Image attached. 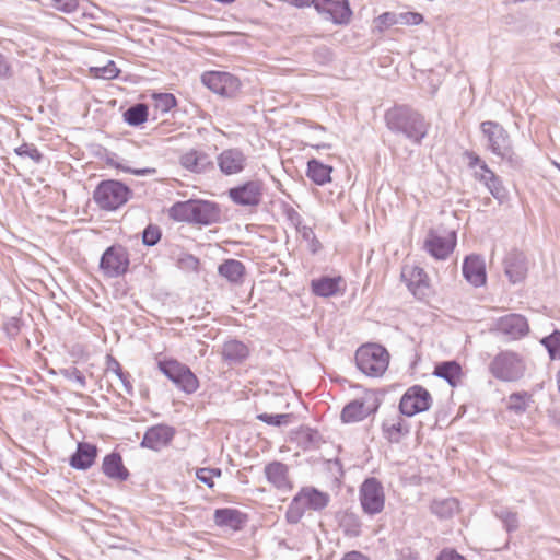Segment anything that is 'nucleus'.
Wrapping results in <instances>:
<instances>
[{"mask_svg":"<svg viewBox=\"0 0 560 560\" xmlns=\"http://www.w3.org/2000/svg\"><path fill=\"white\" fill-rule=\"evenodd\" d=\"M387 128L405 136L415 144H420L427 137L430 124L417 110L408 106H395L385 114Z\"/></svg>","mask_w":560,"mask_h":560,"instance_id":"nucleus-1","label":"nucleus"},{"mask_svg":"<svg viewBox=\"0 0 560 560\" xmlns=\"http://www.w3.org/2000/svg\"><path fill=\"white\" fill-rule=\"evenodd\" d=\"M168 215L178 222L210 225L220 220L221 211L214 202L189 199L175 202L170 208Z\"/></svg>","mask_w":560,"mask_h":560,"instance_id":"nucleus-2","label":"nucleus"},{"mask_svg":"<svg viewBox=\"0 0 560 560\" xmlns=\"http://www.w3.org/2000/svg\"><path fill=\"white\" fill-rule=\"evenodd\" d=\"M480 130L487 140V148L494 155L506 161L513 167L521 165V158L515 153L511 137L502 125L487 120L481 122Z\"/></svg>","mask_w":560,"mask_h":560,"instance_id":"nucleus-3","label":"nucleus"},{"mask_svg":"<svg viewBox=\"0 0 560 560\" xmlns=\"http://www.w3.org/2000/svg\"><path fill=\"white\" fill-rule=\"evenodd\" d=\"M358 369L368 376H382L389 364V353L378 343H366L355 352Z\"/></svg>","mask_w":560,"mask_h":560,"instance_id":"nucleus-4","label":"nucleus"},{"mask_svg":"<svg viewBox=\"0 0 560 560\" xmlns=\"http://www.w3.org/2000/svg\"><path fill=\"white\" fill-rule=\"evenodd\" d=\"M130 196L131 190L128 186L121 182L108 179L96 186L93 200L101 210L114 211L124 206Z\"/></svg>","mask_w":560,"mask_h":560,"instance_id":"nucleus-5","label":"nucleus"},{"mask_svg":"<svg viewBox=\"0 0 560 560\" xmlns=\"http://www.w3.org/2000/svg\"><path fill=\"white\" fill-rule=\"evenodd\" d=\"M526 371L523 359L513 351H501L489 364L491 375L501 382H517Z\"/></svg>","mask_w":560,"mask_h":560,"instance_id":"nucleus-6","label":"nucleus"},{"mask_svg":"<svg viewBox=\"0 0 560 560\" xmlns=\"http://www.w3.org/2000/svg\"><path fill=\"white\" fill-rule=\"evenodd\" d=\"M158 368L179 390L194 394L199 388V380L186 364L175 360H160Z\"/></svg>","mask_w":560,"mask_h":560,"instance_id":"nucleus-7","label":"nucleus"},{"mask_svg":"<svg viewBox=\"0 0 560 560\" xmlns=\"http://www.w3.org/2000/svg\"><path fill=\"white\" fill-rule=\"evenodd\" d=\"M129 265V253L122 245L109 246L100 260V269L108 278L124 276L128 271Z\"/></svg>","mask_w":560,"mask_h":560,"instance_id":"nucleus-8","label":"nucleus"},{"mask_svg":"<svg viewBox=\"0 0 560 560\" xmlns=\"http://www.w3.org/2000/svg\"><path fill=\"white\" fill-rule=\"evenodd\" d=\"M360 503L364 513L375 515L383 511L385 493L382 482L375 477L366 478L359 491Z\"/></svg>","mask_w":560,"mask_h":560,"instance_id":"nucleus-9","label":"nucleus"},{"mask_svg":"<svg viewBox=\"0 0 560 560\" xmlns=\"http://www.w3.org/2000/svg\"><path fill=\"white\" fill-rule=\"evenodd\" d=\"M311 4L325 20L334 24L347 25L351 21L352 11L348 0H308L306 7Z\"/></svg>","mask_w":560,"mask_h":560,"instance_id":"nucleus-10","label":"nucleus"},{"mask_svg":"<svg viewBox=\"0 0 560 560\" xmlns=\"http://www.w3.org/2000/svg\"><path fill=\"white\" fill-rule=\"evenodd\" d=\"M431 405L432 397L429 390L421 385H413L402 395L399 411L407 417H412L429 410Z\"/></svg>","mask_w":560,"mask_h":560,"instance_id":"nucleus-11","label":"nucleus"},{"mask_svg":"<svg viewBox=\"0 0 560 560\" xmlns=\"http://www.w3.org/2000/svg\"><path fill=\"white\" fill-rule=\"evenodd\" d=\"M456 233L454 231L440 233L430 230L427 234L423 248L435 259H446L456 246Z\"/></svg>","mask_w":560,"mask_h":560,"instance_id":"nucleus-12","label":"nucleus"},{"mask_svg":"<svg viewBox=\"0 0 560 560\" xmlns=\"http://www.w3.org/2000/svg\"><path fill=\"white\" fill-rule=\"evenodd\" d=\"M201 82L212 92L226 97H233L241 88V81L232 73L208 71L201 75Z\"/></svg>","mask_w":560,"mask_h":560,"instance_id":"nucleus-13","label":"nucleus"},{"mask_svg":"<svg viewBox=\"0 0 560 560\" xmlns=\"http://www.w3.org/2000/svg\"><path fill=\"white\" fill-rule=\"evenodd\" d=\"M264 185L260 180H249L229 190L231 200L240 206L256 207L261 202Z\"/></svg>","mask_w":560,"mask_h":560,"instance_id":"nucleus-14","label":"nucleus"},{"mask_svg":"<svg viewBox=\"0 0 560 560\" xmlns=\"http://www.w3.org/2000/svg\"><path fill=\"white\" fill-rule=\"evenodd\" d=\"M495 329L509 339L517 340L528 334L529 325L525 316L511 313L495 322Z\"/></svg>","mask_w":560,"mask_h":560,"instance_id":"nucleus-15","label":"nucleus"},{"mask_svg":"<svg viewBox=\"0 0 560 560\" xmlns=\"http://www.w3.org/2000/svg\"><path fill=\"white\" fill-rule=\"evenodd\" d=\"M175 434L176 431L171 425L162 423L152 425L145 431L140 446L159 452L172 442Z\"/></svg>","mask_w":560,"mask_h":560,"instance_id":"nucleus-16","label":"nucleus"},{"mask_svg":"<svg viewBox=\"0 0 560 560\" xmlns=\"http://www.w3.org/2000/svg\"><path fill=\"white\" fill-rule=\"evenodd\" d=\"M179 163L185 170L197 174L214 170V163L210 154L198 148H192L183 153Z\"/></svg>","mask_w":560,"mask_h":560,"instance_id":"nucleus-17","label":"nucleus"},{"mask_svg":"<svg viewBox=\"0 0 560 560\" xmlns=\"http://www.w3.org/2000/svg\"><path fill=\"white\" fill-rule=\"evenodd\" d=\"M401 278L416 298L422 300L428 295L429 279L422 268L418 266H405L401 270Z\"/></svg>","mask_w":560,"mask_h":560,"instance_id":"nucleus-18","label":"nucleus"},{"mask_svg":"<svg viewBox=\"0 0 560 560\" xmlns=\"http://www.w3.org/2000/svg\"><path fill=\"white\" fill-rule=\"evenodd\" d=\"M402 416L400 411L394 412L382 422L383 436L390 443H399L410 432V425Z\"/></svg>","mask_w":560,"mask_h":560,"instance_id":"nucleus-19","label":"nucleus"},{"mask_svg":"<svg viewBox=\"0 0 560 560\" xmlns=\"http://www.w3.org/2000/svg\"><path fill=\"white\" fill-rule=\"evenodd\" d=\"M218 165L225 175L242 172L246 164V156L240 149H226L218 155Z\"/></svg>","mask_w":560,"mask_h":560,"instance_id":"nucleus-20","label":"nucleus"},{"mask_svg":"<svg viewBox=\"0 0 560 560\" xmlns=\"http://www.w3.org/2000/svg\"><path fill=\"white\" fill-rule=\"evenodd\" d=\"M504 266L505 273L512 283H517L525 278L527 260L523 252L516 249L511 250L504 259Z\"/></svg>","mask_w":560,"mask_h":560,"instance_id":"nucleus-21","label":"nucleus"},{"mask_svg":"<svg viewBox=\"0 0 560 560\" xmlns=\"http://www.w3.org/2000/svg\"><path fill=\"white\" fill-rule=\"evenodd\" d=\"M463 275L474 287L485 284L487 276L483 259L477 255L467 256L463 264Z\"/></svg>","mask_w":560,"mask_h":560,"instance_id":"nucleus-22","label":"nucleus"},{"mask_svg":"<svg viewBox=\"0 0 560 560\" xmlns=\"http://www.w3.org/2000/svg\"><path fill=\"white\" fill-rule=\"evenodd\" d=\"M250 350L246 343L237 339L226 340L221 350V357L230 365L242 364L248 357Z\"/></svg>","mask_w":560,"mask_h":560,"instance_id":"nucleus-23","label":"nucleus"},{"mask_svg":"<svg viewBox=\"0 0 560 560\" xmlns=\"http://www.w3.org/2000/svg\"><path fill=\"white\" fill-rule=\"evenodd\" d=\"M267 480L279 490H290L292 488L289 479V467L278 460L271 462L264 469Z\"/></svg>","mask_w":560,"mask_h":560,"instance_id":"nucleus-24","label":"nucleus"},{"mask_svg":"<svg viewBox=\"0 0 560 560\" xmlns=\"http://www.w3.org/2000/svg\"><path fill=\"white\" fill-rule=\"evenodd\" d=\"M97 456V447L86 442H80L77 445V451L70 457V465L79 470H86L90 468Z\"/></svg>","mask_w":560,"mask_h":560,"instance_id":"nucleus-25","label":"nucleus"},{"mask_svg":"<svg viewBox=\"0 0 560 560\" xmlns=\"http://www.w3.org/2000/svg\"><path fill=\"white\" fill-rule=\"evenodd\" d=\"M102 470L105 476L114 480L125 481L129 477V471L122 464L121 455L116 452L104 457Z\"/></svg>","mask_w":560,"mask_h":560,"instance_id":"nucleus-26","label":"nucleus"},{"mask_svg":"<svg viewBox=\"0 0 560 560\" xmlns=\"http://www.w3.org/2000/svg\"><path fill=\"white\" fill-rule=\"evenodd\" d=\"M341 277L324 276L318 279H313L311 282L312 292L322 298L336 295L339 291V284L342 282Z\"/></svg>","mask_w":560,"mask_h":560,"instance_id":"nucleus-27","label":"nucleus"},{"mask_svg":"<svg viewBox=\"0 0 560 560\" xmlns=\"http://www.w3.org/2000/svg\"><path fill=\"white\" fill-rule=\"evenodd\" d=\"M433 375L445 380L452 387H455L460 382L462 366L456 361H444L435 365Z\"/></svg>","mask_w":560,"mask_h":560,"instance_id":"nucleus-28","label":"nucleus"},{"mask_svg":"<svg viewBox=\"0 0 560 560\" xmlns=\"http://www.w3.org/2000/svg\"><path fill=\"white\" fill-rule=\"evenodd\" d=\"M218 272L229 282L238 284L244 280L245 266L240 260L226 259L219 266Z\"/></svg>","mask_w":560,"mask_h":560,"instance_id":"nucleus-29","label":"nucleus"},{"mask_svg":"<svg viewBox=\"0 0 560 560\" xmlns=\"http://www.w3.org/2000/svg\"><path fill=\"white\" fill-rule=\"evenodd\" d=\"M371 412L364 401L354 399L343 407L340 417L345 423H352L364 420Z\"/></svg>","mask_w":560,"mask_h":560,"instance_id":"nucleus-30","label":"nucleus"},{"mask_svg":"<svg viewBox=\"0 0 560 560\" xmlns=\"http://www.w3.org/2000/svg\"><path fill=\"white\" fill-rule=\"evenodd\" d=\"M332 167L326 165L316 159L307 162V177L316 185L323 186L331 180Z\"/></svg>","mask_w":560,"mask_h":560,"instance_id":"nucleus-31","label":"nucleus"},{"mask_svg":"<svg viewBox=\"0 0 560 560\" xmlns=\"http://www.w3.org/2000/svg\"><path fill=\"white\" fill-rule=\"evenodd\" d=\"M337 521L340 529L348 537H358L361 534L362 523L360 517L350 511H342L337 514Z\"/></svg>","mask_w":560,"mask_h":560,"instance_id":"nucleus-32","label":"nucleus"},{"mask_svg":"<svg viewBox=\"0 0 560 560\" xmlns=\"http://www.w3.org/2000/svg\"><path fill=\"white\" fill-rule=\"evenodd\" d=\"M213 521L218 526L237 529L243 522V514L235 509H217Z\"/></svg>","mask_w":560,"mask_h":560,"instance_id":"nucleus-33","label":"nucleus"},{"mask_svg":"<svg viewBox=\"0 0 560 560\" xmlns=\"http://www.w3.org/2000/svg\"><path fill=\"white\" fill-rule=\"evenodd\" d=\"M290 219L295 223L298 232L301 234L302 238L308 242L310 250L315 254L322 248V244L315 235L314 230L311 226L301 224V217L295 210H291Z\"/></svg>","mask_w":560,"mask_h":560,"instance_id":"nucleus-34","label":"nucleus"},{"mask_svg":"<svg viewBox=\"0 0 560 560\" xmlns=\"http://www.w3.org/2000/svg\"><path fill=\"white\" fill-rule=\"evenodd\" d=\"M534 402L533 394L528 392L512 393L508 397L506 409L515 415H523Z\"/></svg>","mask_w":560,"mask_h":560,"instance_id":"nucleus-35","label":"nucleus"},{"mask_svg":"<svg viewBox=\"0 0 560 560\" xmlns=\"http://www.w3.org/2000/svg\"><path fill=\"white\" fill-rule=\"evenodd\" d=\"M308 510L320 511L328 505L329 495L316 489H303L301 492Z\"/></svg>","mask_w":560,"mask_h":560,"instance_id":"nucleus-36","label":"nucleus"},{"mask_svg":"<svg viewBox=\"0 0 560 560\" xmlns=\"http://www.w3.org/2000/svg\"><path fill=\"white\" fill-rule=\"evenodd\" d=\"M431 511L440 518H450L458 511V501L455 498L434 500Z\"/></svg>","mask_w":560,"mask_h":560,"instance_id":"nucleus-37","label":"nucleus"},{"mask_svg":"<svg viewBox=\"0 0 560 560\" xmlns=\"http://www.w3.org/2000/svg\"><path fill=\"white\" fill-rule=\"evenodd\" d=\"M149 115V107L144 103H137L130 106L124 113L125 121L130 126H140L144 121H147Z\"/></svg>","mask_w":560,"mask_h":560,"instance_id":"nucleus-38","label":"nucleus"},{"mask_svg":"<svg viewBox=\"0 0 560 560\" xmlns=\"http://www.w3.org/2000/svg\"><path fill=\"white\" fill-rule=\"evenodd\" d=\"M307 510L306 504L304 503L303 497L299 492L293 500L291 501L290 505L287 510V520L291 524H296L301 521L303 517L305 511Z\"/></svg>","mask_w":560,"mask_h":560,"instance_id":"nucleus-39","label":"nucleus"},{"mask_svg":"<svg viewBox=\"0 0 560 560\" xmlns=\"http://www.w3.org/2000/svg\"><path fill=\"white\" fill-rule=\"evenodd\" d=\"M481 183L485 184V186L488 188L490 194L497 200H499V202L502 203L508 198V191L498 175L490 174L488 176V178H486L485 180H481Z\"/></svg>","mask_w":560,"mask_h":560,"instance_id":"nucleus-40","label":"nucleus"},{"mask_svg":"<svg viewBox=\"0 0 560 560\" xmlns=\"http://www.w3.org/2000/svg\"><path fill=\"white\" fill-rule=\"evenodd\" d=\"M541 343L546 347L552 360L560 359V330H555L549 336L542 338Z\"/></svg>","mask_w":560,"mask_h":560,"instance_id":"nucleus-41","label":"nucleus"},{"mask_svg":"<svg viewBox=\"0 0 560 560\" xmlns=\"http://www.w3.org/2000/svg\"><path fill=\"white\" fill-rule=\"evenodd\" d=\"M154 107L161 113H167L176 106L177 101L171 93H156L153 94Z\"/></svg>","mask_w":560,"mask_h":560,"instance_id":"nucleus-42","label":"nucleus"},{"mask_svg":"<svg viewBox=\"0 0 560 560\" xmlns=\"http://www.w3.org/2000/svg\"><path fill=\"white\" fill-rule=\"evenodd\" d=\"M494 514L502 521L508 532L516 530L518 527V518L515 512L509 511L508 509L500 508L494 510Z\"/></svg>","mask_w":560,"mask_h":560,"instance_id":"nucleus-43","label":"nucleus"},{"mask_svg":"<svg viewBox=\"0 0 560 560\" xmlns=\"http://www.w3.org/2000/svg\"><path fill=\"white\" fill-rule=\"evenodd\" d=\"M14 152L22 158H30L35 163H40L43 154L37 150L33 143H23L15 148Z\"/></svg>","mask_w":560,"mask_h":560,"instance_id":"nucleus-44","label":"nucleus"},{"mask_svg":"<svg viewBox=\"0 0 560 560\" xmlns=\"http://www.w3.org/2000/svg\"><path fill=\"white\" fill-rule=\"evenodd\" d=\"M291 415L290 413H259L257 419L264 423L269 425L280 427L283 424H288L290 422Z\"/></svg>","mask_w":560,"mask_h":560,"instance_id":"nucleus-45","label":"nucleus"},{"mask_svg":"<svg viewBox=\"0 0 560 560\" xmlns=\"http://www.w3.org/2000/svg\"><path fill=\"white\" fill-rule=\"evenodd\" d=\"M162 232L158 225L149 224L142 232V243L145 246H154L161 240Z\"/></svg>","mask_w":560,"mask_h":560,"instance_id":"nucleus-46","label":"nucleus"},{"mask_svg":"<svg viewBox=\"0 0 560 560\" xmlns=\"http://www.w3.org/2000/svg\"><path fill=\"white\" fill-rule=\"evenodd\" d=\"M95 77L110 80L116 78L119 74V70L116 67L114 61H108V63L104 67L94 68Z\"/></svg>","mask_w":560,"mask_h":560,"instance_id":"nucleus-47","label":"nucleus"},{"mask_svg":"<svg viewBox=\"0 0 560 560\" xmlns=\"http://www.w3.org/2000/svg\"><path fill=\"white\" fill-rule=\"evenodd\" d=\"M50 7L54 9L65 12L72 13L77 11L79 7V0H49Z\"/></svg>","mask_w":560,"mask_h":560,"instance_id":"nucleus-48","label":"nucleus"},{"mask_svg":"<svg viewBox=\"0 0 560 560\" xmlns=\"http://www.w3.org/2000/svg\"><path fill=\"white\" fill-rule=\"evenodd\" d=\"M423 21V16L417 12H404L398 14V24L418 25Z\"/></svg>","mask_w":560,"mask_h":560,"instance_id":"nucleus-49","label":"nucleus"},{"mask_svg":"<svg viewBox=\"0 0 560 560\" xmlns=\"http://www.w3.org/2000/svg\"><path fill=\"white\" fill-rule=\"evenodd\" d=\"M376 22L378 23L380 30L383 27L396 25L398 24V14L393 12H385L376 19Z\"/></svg>","mask_w":560,"mask_h":560,"instance_id":"nucleus-50","label":"nucleus"},{"mask_svg":"<svg viewBox=\"0 0 560 560\" xmlns=\"http://www.w3.org/2000/svg\"><path fill=\"white\" fill-rule=\"evenodd\" d=\"M196 477L200 482L207 485L209 488L214 487L213 478H212L211 474H209L208 468L197 469Z\"/></svg>","mask_w":560,"mask_h":560,"instance_id":"nucleus-51","label":"nucleus"},{"mask_svg":"<svg viewBox=\"0 0 560 560\" xmlns=\"http://www.w3.org/2000/svg\"><path fill=\"white\" fill-rule=\"evenodd\" d=\"M438 560H466L454 549H444L440 552Z\"/></svg>","mask_w":560,"mask_h":560,"instance_id":"nucleus-52","label":"nucleus"},{"mask_svg":"<svg viewBox=\"0 0 560 560\" xmlns=\"http://www.w3.org/2000/svg\"><path fill=\"white\" fill-rule=\"evenodd\" d=\"M107 371L113 372L116 376L124 372L120 363L112 355H107Z\"/></svg>","mask_w":560,"mask_h":560,"instance_id":"nucleus-53","label":"nucleus"},{"mask_svg":"<svg viewBox=\"0 0 560 560\" xmlns=\"http://www.w3.org/2000/svg\"><path fill=\"white\" fill-rule=\"evenodd\" d=\"M11 75V66L5 57L0 52V78H10Z\"/></svg>","mask_w":560,"mask_h":560,"instance_id":"nucleus-54","label":"nucleus"},{"mask_svg":"<svg viewBox=\"0 0 560 560\" xmlns=\"http://www.w3.org/2000/svg\"><path fill=\"white\" fill-rule=\"evenodd\" d=\"M117 377L120 380L126 393L128 395H132L133 387L130 381V374L128 372H122L121 375H118Z\"/></svg>","mask_w":560,"mask_h":560,"instance_id":"nucleus-55","label":"nucleus"},{"mask_svg":"<svg viewBox=\"0 0 560 560\" xmlns=\"http://www.w3.org/2000/svg\"><path fill=\"white\" fill-rule=\"evenodd\" d=\"M490 174H494L488 165L482 161L479 164V171H476L475 176L478 180H485Z\"/></svg>","mask_w":560,"mask_h":560,"instance_id":"nucleus-56","label":"nucleus"},{"mask_svg":"<svg viewBox=\"0 0 560 560\" xmlns=\"http://www.w3.org/2000/svg\"><path fill=\"white\" fill-rule=\"evenodd\" d=\"M341 560H370V559H369V557H366L362 552L353 550V551L347 552L341 558Z\"/></svg>","mask_w":560,"mask_h":560,"instance_id":"nucleus-57","label":"nucleus"},{"mask_svg":"<svg viewBox=\"0 0 560 560\" xmlns=\"http://www.w3.org/2000/svg\"><path fill=\"white\" fill-rule=\"evenodd\" d=\"M69 377L73 378L75 382H78L81 387H84L85 386V376L82 374L81 371H79L78 369L73 368L71 370V372L69 373Z\"/></svg>","mask_w":560,"mask_h":560,"instance_id":"nucleus-58","label":"nucleus"},{"mask_svg":"<svg viewBox=\"0 0 560 560\" xmlns=\"http://www.w3.org/2000/svg\"><path fill=\"white\" fill-rule=\"evenodd\" d=\"M124 170L126 172L135 174V175H145V174H152V173L155 172L154 170H151V168H130V167H127V168H124Z\"/></svg>","mask_w":560,"mask_h":560,"instance_id":"nucleus-59","label":"nucleus"},{"mask_svg":"<svg viewBox=\"0 0 560 560\" xmlns=\"http://www.w3.org/2000/svg\"><path fill=\"white\" fill-rule=\"evenodd\" d=\"M183 261H185L187 264L188 267L192 268V269H197L198 265H199V260L198 258H196L194 255H187Z\"/></svg>","mask_w":560,"mask_h":560,"instance_id":"nucleus-60","label":"nucleus"},{"mask_svg":"<svg viewBox=\"0 0 560 560\" xmlns=\"http://www.w3.org/2000/svg\"><path fill=\"white\" fill-rule=\"evenodd\" d=\"M481 162H482V161L480 160V158H479L478 155H476V154H474V153H471V154H470V163H469V165H470L471 167H474V166H476V165H478V166H479V164H480Z\"/></svg>","mask_w":560,"mask_h":560,"instance_id":"nucleus-61","label":"nucleus"},{"mask_svg":"<svg viewBox=\"0 0 560 560\" xmlns=\"http://www.w3.org/2000/svg\"><path fill=\"white\" fill-rule=\"evenodd\" d=\"M209 474H211L213 477H220L222 475V471L220 468H208Z\"/></svg>","mask_w":560,"mask_h":560,"instance_id":"nucleus-62","label":"nucleus"},{"mask_svg":"<svg viewBox=\"0 0 560 560\" xmlns=\"http://www.w3.org/2000/svg\"><path fill=\"white\" fill-rule=\"evenodd\" d=\"M317 436H318V433H317L316 431H310V432L307 433V438H308V440H310L311 442H314V441H315V438H317Z\"/></svg>","mask_w":560,"mask_h":560,"instance_id":"nucleus-63","label":"nucleus"},{"mask_svg":"<svg viewBox=\"0 0 560 560\" xmlns=\"http://www.w3.org/2000/svg\"><path fill=\"white\" fill-rule=\"evenodd\" d=\"M557 384H558V390L560 393V370L557 372Z\"/></svg>","mask_w":560,"mask_h":560,"instance_id":"nucleus-64","label":"nucleus"}]
</instances>
